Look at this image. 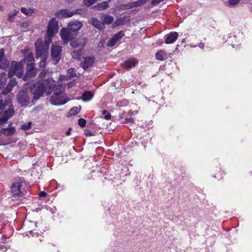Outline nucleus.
Listing matches in <instances>:
<instances>
[{
    "instance_id": "f257e3e1",
    "label": "nucleus",
    "mask_w": 252,
    "mask_h": 252,
    "mask_svg": "<svg viewBox=\"0 0 252 252\" xmlns=\"http://www.w3.org/2000/svg\"><path fill=\"white\" fill-rule=\"evenodd\" d=\"M59 30L58 22L55 18H52L48 24L47 31L45 35L44 46L41 45L42 40L39 39L35 43L37 56H40L46 53L48 46L50 43L52 37L58 32Z\"/></svg>"
},
{
    "instance_id": "f03ea898",
    "label": "nucleus",
    "mask_w": 252,
    "mask_h": 252,
    "mask_svg": "<svg viewBox=\"0 0 252 252\" xmlns=\"http://www.w3.org/2000/svg\"><path fill=\"white\" fill-rule=\"evenodd\" d=\"M56 87V82L52 79H46L41 83L34 85L33 98L38 99L44 93L46 95L50 94Z\"/></svg>"
},
{
    "instance_id": "7ed1b4c3",
    "label": "nucleus",
    "mask_w": 252,
    "mask_h": 252,
    "mask_svg": "<svg viewBox=\"0 0 252 252\" xmlns=\"http://www.w3.org/2000/svg\"><path fill=\"white\" fill-rule=\"evenodd\" d=\"M8 97V96L0 94V110L4 109L7 105L9 107L8 110L5 111L3 115L0 117V125L6 123L7 120L14 114L13 106L11 104L10 98Z\"/></svg>"
},
{
    "instance_id": "20e7f679",
    "label": "nucleus",
    "mask_w": 252,
    "mask_h": 252,
    "mask_svg": "<svg viewBox=\"0 0 252 252\" xmlns=\"http://www.w3.org/2000/svg\"><path fill=\"white\" fill-rule=\"evenodd\" d=\"M68 99L65 93L58 87L54 90L53 94L50 97V102L54 105H62L66 103Z\"/></svg>"
},
{
    "instance_id": "39448f33",
    "label": "nucleus",
    "mask_w": 252,
    "mask_h": 252,
    "mask_svg": "<svg viewBox=\"0 0 252 252\" xmlns=\"http://www.w3.org/2000/svg\"><path fill=\"white\" fill-rule=\"evenodd\" d=\"M26 184L22 180H19L14 182L11 187V192L15 196H22L26 192Z\"/></svg>"
},
{
    "instance_id": "423d86ee",
    "label": "nucleus",
    "mask_w": 252,
    "mask_h": 252,
    "mask_svg": "<svg viewBox=\"0 0 252 252\" xmlns=\"http://www.w3.org/2000/svg\"><path fill=\"white\" fill-rule=\"evenodd\" d=\"M23 64L22 62L12 61L8 72L9 77L16 75L18 78H21L23 73Z\"/></svg>"
},
{
    "instance_id": "0eeeda50",
    "label": "nucleus",
    "mask_w": 252,
    "mask_h": 252,
    "mask_svg": "<svg viewBox=\"0 0 252 252\" xmlns=\"http://www.w3.org/2000/svg\"><path fill=\"white\" fill-rule=\"evenodd\" d=\"M31 91L28 89L27 87H24L23 89L19 92L17 95V100L22 106L28 105L30 103V95Z\"/></svg>"
},
{
    "instance_id": "6e6552de",
    "label": "nucleus",
    "mask_w": 252,
    "mask_h": 252,
    "mask_svg": "<svg viewBox=\"0 0 252 252\" xmlns=\"http://www.w3.org/2000/svg\"><path fill=\"white\" fill-rule=\"evenodd\" d=\"M68 29L63 28L60 32V35L64 44H67L69 40L71 41L77 34H73Z\"/></svg>"
},
{
    "instance_id": "1a4fd4ad",
    "label": "nucleus",
    "mask_w": 252,
    "mask_h": 252,
    "mask_svg": "<svg viewBox=\"0 0 252 252\" xmlns=\"http://www.w3.org/2000/svg\"><path fill=\"white\" fill-rule=\"evenodd\" d=\"M62 47L58 45H53L51 49V56L53 58V63L57 64L61 59Z\"/></svg>"
},
{
    "instance_id": "9d476101",
    "label": "nucleus",
    "mask_w": 252,
    "mask_h": 252,
    "mask_svg": "<svg viewBox=\"0 0 252 252\" xmlns=\"http://www.w3.org/2000/svg\"><path fill=\"white\" fill-rule=\"evenodd\" d=\"M36 74V70L34 67L33 64L27 63V72L24 76V80H28L29 78L31 79L35 76Z\"/></svg>"
},
{
    "instance_id": "9b49d317",
    "label": "nucleus",
    "mask_w": 252,
    "mask_h": 252,
    "mask_svg": "<svg viewBox=\"0 0 252 252\" xmlns=\"http://www.w3.org/2000/svg\"><path fill=\"white\" fill-rule=\"evenodd\" d=\"M76 13V12L74 11H70L67 9H62L56 12V16L57 18L62 19L72 17Z\"/></svg>"
},
{
    "instance_id": "f8f14e48",
    "label": "nucleus",
    "mask_w": 252,
    "mask_h": 252,
    "mask_svg": "<svg viewBox=\"0 0 252 252\" xmlns=\"http://www.w3.org/2000/svg\"><path fill=\"white\" fill-rule=\"evenodd\" d=\"M67 26L69 30L76 32L82 27L83 24L81 22L74 20L70 21Z\"/></svg>"
},
{
    "instance_id": "ddd939ff",
    "label": "nucleus",
    "mask_w": 252,
    "mask_h": 252,
    "mask_svg": "<svg viewBox=\"0 0 252 252\" xmlns=\"http://www.w3.org/2000/svg\"><path fill=\"white\" fill-rule=\"evenodd\" d=\"M124 36V33L123 31H120L115 34L112 38L110 39L107 43V45L111 47L115 45L117 42L121 39Z\"/></svg>"
},
{
    "instance_id": "4468645a",
    "label": "nucleus",
    "mask_w": 252,
    "mask_h": 252,
    "mask_svg": "<svg viewBox=\"0 0 252 252\" xmlns=\"http://www.w3.org/2000/svg\"><path fill=\"white\" fill-rule=\"evenodd\" d=\"M86 44V39L85 38H80L76 40H72L70 42V46L73 48L78 47H84Z\"/></svg>"
},
{
    "instance_id": "2eb2a0df",
    "label": "nucleus",
    "mask_w": 252,
    "mask_h": 252,
    "mask_svg": "<svg viewBox=\"0 0 252 252\" xmlns=\"http://www.w3.org/2000/svg\"><path fill=\"white\" fill-rule=\"evenodd\" d=\"M9 65V61L4 57V51L3 49L0 50V67L6 69Z\"/></svg>"
},
{
    "instance_id": "dca6fc26",
    "label": "nucleus",
    "mask_w": 252,
    "mask_h": 252,
    "mask_svg": "<svg viewBox=\"0 0 252 252\" xmlns=\"http://www.w3.org/2000/svg\"><path fill=\"white\" fill-rule=\"evenodd\" d=\"M94 61V58L93 57H86L81 63V65L84 69H86L93 64Z\"/></svg>"
},
{
    "instance_id": "f3484780",
    "label": "nucleus",
    "mask_w": 252,
    "mask_h": 252,
    "mask_svg": "<svg viewBox=\"0 0 252 252\" xmlns=\"http://www.w3.org/2000/svg\"><path fill=\"white\" fill-rule=\"evenodd\" d=\"M17 84V82L15 79H11L9 81L8 85L6 86V88L3 91L2 93L1 94H4L6 96H8V98H10V96L9 94H8V93H9L13 87L16 86Z\"/></svg>"
},
{
    "instance_id": "a211bd4d",
    "label": "nucleus",
    "mask_w": 252,
    "mask_h": 252,
    "mask_svg": "<svg viewBox=\"0 0 252 252\" xmlns=\"http://www.w3.org/2000/svg\"><path fill=\"white\" fill-rule=\"evenodd\" d=\"M178 34L177 32H172L165 36V42L166 44L174 43L178 37Z\"/></svg>"
},
{
    "instance_id": "6ab92c4d",
    "label": "nucleus",
    "mask_w": 252,
    "mask_h": 252,
    "mask_svg": "<svg viewBox=\"0 0 252 252\" xmlns=\"http://www.w3.org/2000/svg\"><path fill=\"white\" fill-rule=\"evenodd\" d=\"M137 63L138 61L134 59H128L124 62L123 66L126 68L129 69L134 67Z\"/></svg>"
},
{
    "instance_id": "aec40b11",
    "label": "nucleus",
    "mask_w": 252,
    "mask_h": 252,
    "mask_svg": "<svg viewBox=\"0 0 252 252\" xmlns=\"http://www.w3.org/2000/svg\"><path fill=\"white\" fill-rule=\"evenodd\" d=\"M100 19L104 25L105 24L109 25L113 22L114 17L107 14H104L101 16Z\"/></svg>"
},
{
    "instance_id": "412c9836",
    "label": "nucleus",
    "mask_w": 252,
    "mask_h": 252,
    "mask_svg": "<svg viewBox=\"0 0 252 252\" xmlns=\"http://www.w3.org/2000/svg\"><path fill=\"white\" fill-rule=\"evenodd\" d=\"M90 23L93 25L95 28L100 30H103L104 29V25L102 23V22H101L99 20H98L96 18H92L90 21Z\"/></svg>"
},
{
    "instance_id": "4be33fe9",
    "label": "nucleus",
    "mask_w": 252,
    "mask_h": 252,
    "mask_svg": "<svg viewBox=\"0 0 252 252\" xmlns=\"http://www.w3.org/2000/svg\"><path fill=\"white\" fill-rule=\"evenodd\" d=\"M156 58L158 61H164L168 58L167 54L163 50H160L156 54Z\"/></svg>"
},
{
    "instance_id": "5701e85b",
    "label": "nucleus",
    "mask_w": 252,
    "mask_h": 252,
    "mask_svg": "<svg viewBox=\"0 0 252 252\" xmlns=\"http://www.w3.org/2000/svg\"><path fill=\"white\" fill-rule=\"evenodd\" d=\"M15 129L14 127L2 128L0 130V133H2L5 136L12 135L15 133Z\"/></svg>"
},
{
    "instance_id": "b1692460",
    "label": "nucleus",
    "mask_w": 252,
    "mask_h": 252,
    "mask_svg": "<svg viewBox=\"0 0 252 252\" xmlns=\"http://www.w3.org/2000/svg\"><path fill=\"white\" fill-rule=\"evenodd\" d=\"M109 7V3L107 1H103L94 6V8L98 11H102L107 9Z\"/></svg>"
},
{
    "instance_id": "393cba45",
    "label": "nucleus",
    "mask_w": 252,
    "mask_h": 252,
    "mask_svg": "<svg viewBox=\"0 0 252 252\" xmlns=\"http://www.w3.org/2000/svg\"><path fill=\"white\" fill-rule=\"evenodd\" d=\"M35 11V10L33 8H26L25 7H22L21 8V12L28 16H32Z\"/></svg>"
},
{
    "instance_id": "a878e982",
    "label": "nucleus",
    "mask_w": 252,
    "mask_h": 252,
    "mask_svg": "<svg viewBox=\"0 0 252 252\" xmlns=\"http://www.w3.org/2000/svg\"><path fill=\"white\" fill-rule=\"evenodd\" d=\"M93 96V94L89 91L86 92L82 95V99L84 101H88L91 100Z\"/></svg>"
},
{
    "instance_id": "bb28decb",
    "label": "nucleus",
    "mask_w": 252,
    "mask_h": 252,
    "mask_svg": "<svg viewBox=\"0 0 252 252\" xmlns=\"http://www.w3.org/2000/svg\"><path fill=\"white\" fill-rule=\"evenodd\" d=\"M83 53V50L80 49L73 51L71 53V56L73 58L75 59H79L81 55Z\"/></svg>"
},
{
    "instance_id": "cd10ccee",
    "label": "nucleus",
    "mask_w": 252,
    "mask_h": 252,
    "mask_svg": "<svg viewBox=\"0 0 252 252\" xmlns=\"http://www.w3.org/2000/svg\"><path fill=\"white\" fill-rule=\"evenodd\" d=\"M80 109H81L80 107H73L70 110V111L68 114V116L75 115V114L79 113Z\"/></svg>"
},
{
    "instance_id": "c85d7f7f",
    "label": "nucleus",
    "mask_w": 252,
    "mask_h": 252,
    "mask_svg": "<svg viewBox=\"0 0 252 252\" xmlns=\"http://www.w3.org/2000/svg\"><path fill=\"white\" fill-rule=\"evenodd\" d=\"M2 77L0 79V89L5 85L6 80V74L5 73L1 74Z\"/></svg>"
},
{
    "instance_id": "c756f323",
    "label": "nucleus",
    "mask_w": 252,
    "mask_h": 252,
    "mask_svg": "<svg viewBox=\"0 0 252 252\" xmlns=\"http://www.w3.org/2000/svg\"><path fill=\"white\" fill-rule=\"evenodd\" d=\"M25 60L28 62H29V63L33 64V62L34 61V57H33L32 53H29L28 55L26 58Z\"/></svg>"
},
{
    "instance_id": "7c9ffc66",
    "label": "nucleus",
    "mask_w": 252,
    "mask_h": 252,
    "mask_svg": "<svg viewBox=\"0 0 252 252\" xmlns=\"http://www.w3.org/2000/svg\"><path fill=\"white\" fill-rule=\"evenodd\" d=\"M125 9H129L132 8L136 7L135 2L133 1L125 5Z\"/></svg>"
},
{
    "instance_id": "2f4dec72",
    "label": "nucleus",
    "mask_w": 252,
    "mask_h": 252,
    "mask_svg": "<svg viewBox=\"0 0 252 252\" xmlns=\"http://www.w3.org/2000/svg\"><path fill=\"white\" fill-rule=\"evenodd\" d=\"M67 75L69 78H73L75 75L74 69L70 68L67 71Z\"/></svg>"
},
{
    "instance_id": "473e14b6",
    "label": "nucleus",
    "mask_w": 252,
    "mask_h": 252,
    "mask_svg": "<svg viewBox=\"0 0 252 252\" xmlns=\"http://www.w3.org/2000/svg\"><path fill=\"white\" fill-rule=\"evenodd\" d=\"M97 0H84V3L86 6H90L93 4Z\"/></svg>"
},
{
    "instance_id": "72a5a7b5",
    "label": "nucleus",
    "mask_w": 252,
    "mask_h": 252,
    "mask_svg": "<svg viewBox=\"0 0 252 252\" xmlns=\"http://www.w3.org/2000/svg\"><path fill=\"white\" fill-rule=\"evenodd\" d=\"M17 12L15 11L13 13H9L8 15L7 20L8 21H12L14 17L17 15Z\"/></svg>"
},
{
    "instance_id": "f704fd0d",
    "label": "nucleus",
    "mask_w": 252,
    "mask_h": 252,
    "mask_svg": "<svg viewBox=\"0 0 252 252\" xmlns=\"http://www.w3.org/2000/svg\"><path fill=\"white\" fill-rule=\"evenodd\" d=\"M86 121L85 119L80 118L78 120V125L81 127H84L86 125Z\"/></svg>"
},
{
    "instance_id": "c9c22d12",
    "label": "nucleus",
    "mask_w": 252,
    "mask_h": 252,
    "mask_svg": "<svg viewBox=\"0 0 252 252\" xmlns=\"http://www.w3.org/2000/svg\"><path fill=\"white\" fill-rule=\"evenodd\" d=\"M31 125H32V123L31 122H29L27 124L23 125L21 126V128L22 129H23V130H27V129H29L31 127Z\"/></svg>"
},
{
    "instance_id": "e433bc0d",
    "label": "nucleus",
    "mask_w": 252,
    "mask_h": 252,
    "mask_svg": "<svg viewBox=\"0 0 252 252\" xmlns=\"http://www.w3.org/2000/svg\"><path fill=\"white\" fill-rule=\"evenodd\" d=\"M241 0H229L228 3L231 6H234L238 4Z\"/></svg>"
},
{
    "instance_id": "4c0bfd02",
    "label": "nucleus",
    "mask_w": 252,
    "mask_h": 252,
    "mask_svg": "<svg viewBox=\"0 0 252 252\" xmlns=\"http://www.w3.org/2000/svg\"><path fill=\"white\" fill-rule=\"evenodd\" d=\"M46 73L47 71L46 70H42L39 75V77L41 79L44 78L45 77Z\"/></svg>"
},
{
    "instance_id": "58836bf2",
    "label": "nucleus",
    "mask_w": 252,
    "mask_h": 252,
    "mask_svg": "<svg viewBox=\"0 0 252 252\" xmlns=\"http://www.w3.org/2000/svg\"><path fill=\"white\" fill-rule=\"evenodd\" d=\"M126 122L132 123L134 122L133 118L131 117L126 118Z\"/></svg>"
},
{
    "instance_id": "ea45409f",
    "label": "nucleus",
    "mask_w": 252,
    "mask_h": 252,
    "mask_svg": "<svg viewBox=\"0 0 252 252\" xmlns=\"http://www.w3.org/2000/svg\"><path fill=\"white\" fill-rule=\"evenodd\" d=\"M47 193L44 191H41L39 193V196L41 197H44L46 196Z\"/></svg>"
},
{
    "instance_id": "a19ab883",
    "label": "nucleus",
    "mask_w": 252,
    "mask_h": 252,
    "mask_svg": "<svg viewBox=\"0 0 252 252\" xmlns=\"http://www.w3.org/2000/svg\"><path fill=\"white\" fill-rule=\"evenodd\" d=\"M104 118L107 120L110 119L111 115L109 113H107L106 115H104Z\"/></svg>"
},
{
    "instance_id": "79ce46f5",
    "label": "nucleus",
    "mask_w": 252,
    "mask_h": 252,
    "mask_svg": "<svg viewBox=\"0 0 252 252\" xmlns=\"http://www.w3.org/2000/svg\"><path fill=\"white\" fill-rule=\"evenodd\" d=\"M135 4H136V7H138V6H139L142 5H141V2H140V0H137V1H135Z\"/></svg>"
},
{
    "instance_id": "37998d69",
    "label": "nucleus",
    "mask_w": 252,
    "mask_h": 252,
    "mask_svg": "<svg viewBox=\"0 0 252 252\" xmlns=\"http://www.w3.org/2000/svg\"><path fill=\"white\" fill-rule=\"evenodd\" d=\"M149 0H140L142 5L144 4L145 3H146V2H147L148 1H149Z\"/></svg>"
},
{
    "instance_id": "c03bdc74",
    "label": "nucleus",
    "mask_w": 252,
    "mask_h": 252,
    "mask_svg": "<svg viewBox=\"0 0 252 252\" xmlns=\"http://www.w3.org/2000/svg\"><path fill=\"white\" fill-rule=\"evenodd\" d=\"M71 129L70 128H69V129H68L66 131V132H65V134H66V135L68 136V135H70V131H71Z\"/></svg>"
},
{
    "instance_id": "a18cd8bd",
    "label": "nucleus",
    "mask_w": 252,
    "mask_h": 252,
    "mask_svg": "<svg viewBox=\"0 0 252 252\" xmlns=\"http://www.w3.org/2000/svg\"><path fill=\"white\" fill-rule=\"evenodd\" d=\"M40 66L43 67L45 66V62L44 61H41L40 63Z\"/></svg>"
},
{
    "instance_id": "49530a36",
    "label": "nucleus",
    "mask_w": 252,
    "mask_h": 252,
    "mask_svg": "<svg viewBox=\"0 0 252 252\" xmlns=\"http://www.w3.org/2000/svg\"><path fill=\"white\" fill-rule=\"evenodd\" d=\"M198 46L199 47H200V48H201L203 49V48H204V43H200L198 44Z\"/></svg>"
},
{
    "instance_id": "de8ad7c7",
    "label": "nucleus",
    "mask_w": 252,
    "mask_h": 252,
    "mask_svg": "<svg viewBox=\"0 0 252 252\" xmlns=\"http://www.w3.org/2000/svg\"><path fill=\"white\" fill-rule=\"evenodd\" d=\"M107 113H107V111L106 110H103V111H102V114H103V115H106Z\"/></svg>"
},
{
    "instance_id": "09e8293b",
    "label": "nucleus",
    "mask_w": 252,
    "mask_h": 252,
    "mask_svg": "<svg viewBox=\"0 0 252 252\" xmlns=\"http://www.w3.org/2000/svg\"><path fill=\"white\" fill-rule=\"evenodd\" d=\"M2 10V7L0 5V11Z\"/></svg>"
},
{
    "instance_id": "8fccbe9b",
    "label": "nucleus",
    "mask_w": 252,
    "mask_h": 252,
    "mask_svg": "<svg viewBox=\"0 0 252 252\" xmlns=\"http://www.w3.org/2000/svg\"><path fill=\"white\" fill-rule=\"evenodd\" d=\"M185 39H184V40L182 41V42H185Z\"/></svg>"
}]
</instances>
